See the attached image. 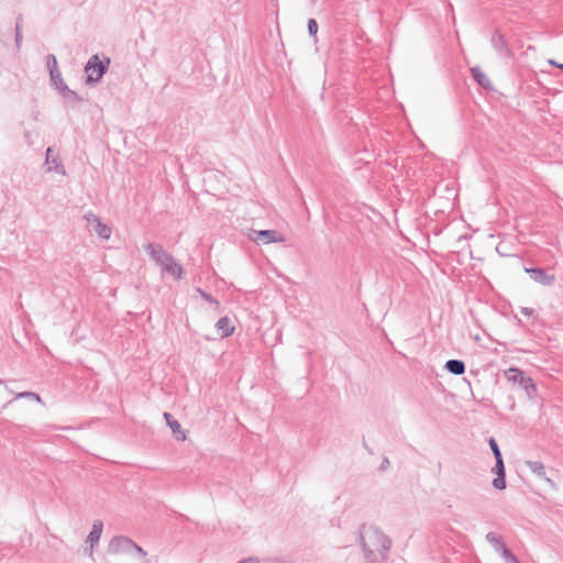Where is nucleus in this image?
<instances>
[{
  "mask_svg": "<svg viewBox=\"0 0 563 563\" xmlns=\"http://www.w3.org/2000/svg\"><path fill=\"white\" fill-rule=\"evenodd\" d=\"M358 542L366 563H382L391 547L390 538L376 526L362 525L358 529Z\"/></svg>",
  "mask_w": 563,
  "mask_h": 563,
  "instance_id": "obj_1",
  "label": "nucleus"
},
{
  "mask_svg": "<svg viewBox=\"0 0 563 563\" xmlns=\"http://www.w3.org/2000/svg\"><path fill=\"white\" fill-rule=\"evenodd\" d=\"M505 377L512 385L520 387L529 400L538 398V387L531 376L517 366H510L505 371Z\"/></svg>",
  "mask_w": 563,
  "mask_h": 563,
  "instance_id": "obj_2",
  "label": "nucleus"
},
{
  "mask_svg": "<svg viewBox=\"0 0 563 563\" xmlns=\"http://www.w3.org/2000/svg\"><path fill=\"white\" fill-rule=\"evenodd\" d=\"M110 63L111 60L107 56H103V58H100L98 54L90 56L84 67L87 74L86 84L92 86L99 82L109 70Z\"/></svg>",
  "mask_w": 563,
  "mask_h": 563,
  "instance_id": "obj_3",
  "label": "nucleus"
},
{
  "mask_svg": "<svg viewBox=\"0 0 563 563\" xmlns=\"http://www.w3.org/2000/svg\"><path fill=\"white\" fill-rule=\"evenodd\" d=\"M490 44L498 56L506 58V59L514 58V51L511 49L505 35H503L499 32V30L496 29L494 31L492 38H490Z\"/></svg>",
  "mask_w": 563,
  "mask_h": 563,
  "instance_id": "obj_4",
  "label": "nucleus"
},
{
  "mask_svg": "<svg viewBox=\"0 0 563 563\" xmlns=\"http://www.w3.org/2000/svg\"><path fill=\"white\" fill-rule=\"evenodd\" d=\"M249 238L257 244H269L284 241L283 235L276 230H252Z\"/></svg>",
  "mask_w": 563,
  "mask_h": 563,
  "instance_id": "obj_5",
  "label": "nucleus"
},
{
  "mask_svg": "<svg viewBox=\"0 0 563 563\" xmlns=\"http://www.w3.org/2000/svg\"><path fill=\"white\" fill-rule=\"evenodd\" d=\"M52 86H54L64 100L68 103L75 104L82 101V98L73 89H70L64 81L62 74L58 78L51 79Z\"/></svg>",
  "mask_w": 563,
  "mask_h": 563,
  "instance_id": "obj_6",
  "label": "nucleus"
},
{
  "mask_svg": "<svg viewBox=\"0 0 563 563\" xmlns=\"http://www.w3.org/2000/svg\"><path fill=\"white\" fill-rule=\"evenodd\" d=\"M525 272L533 282L543 286H552L555 282V275L549 274L548 271L542 267H525Z\"/></svg>",
  "mask_w": 563,
  "mask_h": 563,
  "instance_id": "obj_7",
  "label": "nucleus"
},
{
  "mask_svg": "<svg viewBox=\"0 0 563 563\" xmlns=\"http://www.w3.org/2000/svg\"><path fill=\"white\" fill-rule=\"evenodd\" d=\"M134 541L124 536H117L109 542L108 549L111 553H130L133 550Z\"/></svg>",
  "mask_w": 563,
  "mask_h": 563,
  "instance_id": "obj_8",
  "label": "nucleus"
},
{
  "mask_svg": "<svg viewBox=\"0 0 563 563\" xmlns=\"http://www.w3.org/2000/svg\"><path fill=\"white\" fill-rule=\"evenodd\" d=\"M144 250L148 256L158 265L166 262L172 255L167 253L161 244L147 243Z\"/></svg>",
  "mask_w": 563,
  "mask_h": 563,
  "instance_id": "obj_9",
  "label": "nucleus"
},
{
  "mask_svg": "<svg viewBox=\"0 0 563 563\" xmlns=\"http://www.w3.org/2000/svg\"><path fill=\"white\" fill-rule=\"evenodd\" d=\"M161 268L164 273H167L172 275L175 279L183 278L184 275V268L183 266L174 258V256H170L166 262L162 263Z\"/></svg>",
  "mask_w": 563,
  "mask_h": 563,
  "instance_id": "obj_10",
  "label": "nucleus"
},
{
  "mask_svg": "<svg viewBox=\"0 0 563 563\" xmlns=\"http://www.w3.org/2000/svg\"><path fill=\"white\" fill-rule=\"evenodd\" d=\"M472 78L475 82L486 91H494V86L488 77L484 74L479 66H474L470 69Z\"/></svg>",
  "mask_w": 563,
  "mask_h": 563,
  "instance_id": "obj_11",
  "label": "nucleus"
},
{
  "mask_svg": "<svg viewBox=\"0 0 563 563\" xmlns=\"http://www.w3.org/2000/svg\"><path fill=\"white\" fill-rule=\"evenodd\" d=\"M103 529V522L101 520H95L92 523V528L87 537L86 542L90 544V555L92 554V548L99 543L101 533Z\"/></svg>",
  "mask_w": 563,
  "mask_h": 563,
  "instance_id": "obj_12",
  "label": "nucleus"
},
{
  "mask_svg": "<svg viewBox=\"0 0 563 563\" xmlns=\"http://www.w3.org/2000/svg\"><path fill=\"white\" fill-rule=\"evenodd\" d=\"M164 418L166 420L167 426L170 428L173 434L175 435V438L179 441L186 440V433L181 429L180 423L176 419H174V417L168 412H164Z\"/></svg>",
  "mask_w": 563,
  "mask_h": 563,
  "instance_id": "obj_13",
  "label": "nucleus"
},
{
  "mask_svg": "<svg viewBox=\"0 0 563 563\" xmlns=\"http://www.w3.org/2000/svg\"><path fill=\"white\" fill-rule=\"evenodd\" d=\"M444 369L453 375L460 376L465 373L466 366L462 360L452 358L445 362Z\"/></svg>",
  "mask_w": 563,
  "mask_h": 563,
  "instance_id": "obj_14",
  "label": "nucleus"
},
{
  "mask_svg": "<svg viewBox=\"0 0 563 563\" xmlns=\"http://www.w3.org/2000/svg\"><path fill=\"white\" fill-rule=\"evenodd\" d=\"M216 328L221 332L222 338L230 336L234 332V327L231 324L229 317H221L217 321Z\"/></svg>",
  "mask_w": 563,
  "mask_h": 563,
  "instance_id": "obj_15",
  "label": "nucleus"
},
{
  "mask_svg": "<svg viewBox=\"0 0 563 563\" xmlns=\"http://www.w3.org/2000/svg\"><path fill=\"white\" fill-rule=\"evenodd\" d=\"M486 541L493 545L494 550L497 553H501L504 549H507L508 547L504 542L503 538L500 536H497L494 532H488L485 536Z\"/></svg>",
  "mask_w": 563,
  "mask_h": 563,
  "instance_id": "obj_16",
  "label": "nucleus"
},
{
  "mask_svg": "<svg viewBox=\"0 0 563 563\" xmlns=\"http://www.w3.org/2000/svg\"><path fill=\"white\" fill-rule=\"evenodd\" d=\"M528 468L538 477L545 478L548 482H551L545 477V466L540 461H527L526 462Z\"/></svg>",
  "mask_w": 563,
  "mask_h": 563,
  "instance_id": "obj_17",
  "label": "nucleus"
},
{
  "mask_svg": "<svg viewBox=\"0 0 563 563\" xmlns=\"http://www.w3.org/2000/svg\"><path fill=\"white\" fill-rule=\"evenodd\" d=\"M46 66H47V69L49 71V78L51 79L58 78V75L62 74L59 71V69H58L57 59H56V56L54 54H48L46 56Z\"/></svg>",
  "mask_w": 563,
  "mask_h": 563,
  "instance_id": "obj_18",
  "label": "nucleus"
},
{
  "mask_svg": "<svg viewBox=\"0 0 563 563\" xmlns=\"http://www.w3.org/2000/svg\"><path fill=\"white\" fill-rule=\"evenodd\" d=\"M51 153H52V148L48 147L46 150V164L51 165L49 166V170H55L56 173L58 174H63L65 175V168H64V165L57 159V158H51Z\"/></svg>",
  "mask_w": 563,
  "mask_h": 563,
  "instance_id": "obj_19",
  "label": "nucleus"
},
{
  "mask_svg": "<svg viewBox=\"0 0 563 563\" xmlns=\"http://www.w3.org/2000/svg\"><path fill=\"white\" fill-rule=\"evenodd\" d=\"M92 229L103 240H108L111 235V228L103 223L101 220L98 221Z\"/></svg>",
  "mask_w": 563,
  "mask_h": 563,
  "instance_id": "obj_20",
  "label": "nucleus"
},
{
  "mask_svg": "<svg viewBox=\"0 0 563 563\" xmlns=\"http://www.w3.org/2000/svg\"><path fill=\"white\" fill-rule=\"evenodd\" d=\"M499 554L504 559L505 563H519L518 558L512 553V551L509 548L504 549L503 552Z\"/></svg>",
  "mask_w": 563,
  "mask_h": 563,
  "instance_id": "obj_21",
  "label": "nucleus"
},
{
  "mask_svg": "<svg viewBox=\"0 0 563 563\" xmlns=\"http://www.w3.org/2000/svg\"><path fill=\"white\" fill-rule=\"evenodd\" d=\"M488 445H489V448H490V450H492V452L494 454V459L495 460L499 459V457H503L501 451H500L499 445H498V443H497L495 438L490 437L488 439Z\"/></svg>",
  "mask_w": 563,
  "mask_h": 563,
  "instance_id": "obj_22",
  "label": "nucleus"
},
{
  "mask_svg": "<svg viewBox=\"0 0 563 563\" xmlns=\"http://www.w3.org/2000/svg\"><path fill=\"white\" fill-rule=\"evenodd\" d=\"M492 485L495 489L504 490L506 488V475L498 474L493 482Z\"/></svg>",
  "mask_w": 563,
  "mask_h": 563,
  "instance_id": "obj_23",
  "label": "nucleus"
},
{
  "mask_svg": "<svg viewBox=\"0 0 563 563\" xmlns=\"http://www.w3.org/2000/svg\"><path fill=\"white\" fill-rule=\"evenodd\" d=\"M493 472L498 476V474L506 475L505 464L503 457L495 460V466L493 467Z\"/></svg>",
  "mask_w": 563,
  "mask_h": 563,
  "instance_id": "obj_24",
  "label": "nucleus"
},
{
  "mask_svg": "<svg viewBox=\"0 0 563 563\" xmlns=\"http://www.w3.org/2000/svg\"><path fill=\"white\" fill-rule=\"evenodd\" d=\"M196 291L209 303L219 305V301L214 299L209 292L205 291L201 288H196Z\"/></svg>",
  "mask_w": 563,
  "mask_h": 563,
  "instance_id": "obj_25",
  "label": "nucleus"
},
{
  "mask_svg": "<svg viewBox=\"0 0 563 563\" xmlns=\"http://www.w3.org/2000/svg\"><path fill=\"white\" fill-rule=\"evenodd\" d=\"M16 398H29V399H33L37 402L41 401V397L36 394V393H33V391H22V393H19L16 395Z\"/></svg>",
  "mask_w": 563,
  "mask_h": 563,
  "instance_id": "obj_26",
  "label": "nucleus"
},
{
  "mask_svg": "<svg viewBox=\"0 0 563 563\" xmlns=\"http://www.w3.org/2000/svg\"><path fill=\"white\" fill-rule=\"evenodd\" d=\"M520 312L528 318H533L534 321L538 319V316L536 314V310L533 308L521 307Z\"/></svg>",
  "mask_w": 563,
  "mask_h": 563,
  "instance_id": "obj_27",
  "label": "nucleus"
},
{
  "mask_svg": "<svg viewBox=\"0 0 563 563\" xmlns=\"http://www.w3.org/2000/svg\"><path fill=\"white\" fill-rule=\"evenodd\" d=\"M85 219H86L87 223H88L89 225H91V227H93L98 221H100V220H101L97 214H95V213H93V212H91V211H90V212H87V213L85 214Z\"/></svg>",
  "mask_w": 563,
  "mask_h": 563,
  "instance_id": "obj_28",
  "label": "nucleus"
},
{
  "mask_svg": "<svg viewBox=\"0 0 563 563\" xmlns=\"http://www.w3.org/2000/svg\"><path fill=\"white\" fill-rule=\"evenodd\" d=\"M308 32L311 36H313L317 40V20L316 19H309Z\"/></svg>",
  "mask_w": 563,
  "mask_h": 563,
  "instance_id": "obj_29",
  "label": "nucleus"
},
{
  "mask_svg": "<svg viewBox=\"0 0 563 563\" xmlns=\"http://www.w3.org/2000/svg\"><path fill=\"white\" fill-rule=\"evenodd\" d=\"M22 22L23 16L22 14H19L15 21V34H22Z\"/></svg>",
  "mask_w": 563,
  "mask_h": 563,
  "instance_id": "obj_30",
  "label": "nucleus"
},
{
  "mask_svg": "<svg viewBox=\"0 0 563 563\" xmlns=\"http://www.w3.org/2000/svg\"><path fill=\"white\" fill-rule=\"evenodd\" d=\"M133 550H134L139 555H141L142 558H144V559H145V558H146V555H147V552H146V551H145L141 545L136 544L135 542H134Z\"/></svg>",
  "mask_w": 563,
  "mask_h": 563,
  "instance_id": "obj_31",
  "label": "nucleus"
},
{
  "mask_svg": "<svg viewBox=\"0 0 563 563\" xmlns=\"http://www.w3.org/2000/svg\"><path fill=\"white\" fill-rule=\"evenodd\" d=\"M390 465V462L388 460V457H383L382 462H380V465H379V471L384 472L386 471Z\"/></svg>",
  "mask_w": 563,
  "mask_h": 563,
  "instance_id": "obj_32",
  "label": "nucleus"
},
{
  "mask_svg": "<svg viewBox=\"0 0 563 563\" xmlns=\"http://www.w3.org/2000/svg\"><path fill=\"white\" fill-rule=\"evenodd\" d=\"M238 563H260V560L257 558L250 556V558L241 560Z\"/></svg>",
  "mask_w": 563,
  "mask_h": 563,
  "instance_id": "obj_33",
  "label": "nucleus"
},
{
  "mask_svg": "<svg viewBox=\"0 0 563 563\" xmlns=\"http://www.w3.org/2000/svg\"><path fill=\"white\" fill-rule=\"evenodd\" d=\"M14 42H15L16 48L20 49V47L22 45V34H15Z\"/></svg>",
  "mask_w": 563,
  "mask_h": 563,
  "instance_id": "obj_34",
  "label": "nucleus"
},
{
  "mask_svg": "<svg viewBox=\"0 0 563 563\" xmlns=\"http://www.w3.org/2000/svg\"><path fill=\"white\" fill-rule=\"evenodd\" d=\"M549 64L554 66V67H556V68H559V69H561L563 71V63H559V62H556L554 59H550Z\"/></svg>",
  "mask_w": 563,
  "mask_h": 563,
  "instance_id": "obj_35",
  "label": "nucleus"
},
{
  "mask_svg": "<svg viewBox=\"0 0 563 563\" xmlns=\"http://www.w3.org/2000/svg\"><path fill=\"white\" fill-rule=\"evenodd\" d=\"M515 319H516V324L519 325L520 328H522L523 330L527 329V325L522 322V320L520 318H518L517 316H515Z\"/></svg>",
  "mask_w": 563,
  "mask_h": 563,
  "instance_id": "obj_36",
  "label": "nucleus"
},
{
  "mask_svg": "<svg viewBox=\"0 0 563 563\" xmlns=\"http://www.w3.org/2000/svg\"><path fill=\"white\" fill-rule=\"evenodd\" d=\"M363 446L365 448V450L369 453V454H373V451L368 448L367 443L365 442V440H363Z\"/></svg>",
  "mask_w": 563,
  "mask_h": 563,
  "instance_id": "obj_37",
  "label": "nucleus"
},
{
  "mask_svg": "<svg viewBox=\"0 0 563 563\" xmlns=\"http://www.w3.org/2000/svg\"><path fill=\"white\" fill-rule=\"evenodd\" d=\"M520 563V562H519Z\"/></svg>",
  "mask_w": 563,
  "mask_h": 563,
  "instance_id": "obj_38",
  "label": "nucleus"
},
{
  "mask_svg": "<svg viewBox=\"0 0 563 563\" xmlns=\"http://www.w3.org/2000/svg\"><path fill=\"white\" fill-rule=\"evenodd\" d=\"M520 563V562H519Z\"/></svg>",
  "mask_w": 563,
  "mask_h": 563,
  "instance_id": "obj_39",
  "label": "nucleus"
},
{
  "mask_svg": "<svg viewBox=\"0 0 563 563\" xmlns=\"http://www.w3.org/2000/svg\"><path fill=\"white\" fill-rule=\"evenodd\" d=\"M520 563V562H519Z\"/></svg>",
  "mask_w": 563,
  "mask_h": 563,
  "instance_id": "obj_40",
  "label": "nucleus"
},
{
  "mask_svg": "<svg viewBox=\"0 0 563 563\" xmlns=\"http://www.w3.org/2000/svg\"><path fill=\"white\" fill-rule=\"evenodd\" d=\"M520 563V562H519Z\"/></svg>",
  "mask_w": 563,
  "mask_h": 563,
  "instance_id": "obj_41",
  "label": "nucleus"
},
{
  "mask_svg": "<svg viewBox=\"0 0 563 563\" xmlns=\"http://www.w3.org/2000/svg\"><path fill=\"white\" fill-rule=\"evenodd\" d=\"M520 563V562H519Z\"/></svg>",
  "mask_w": 563,
  "mask_h": 563,
  "instance_id": "obj_42",
  "label": "nucleus"
}]
</instances>
